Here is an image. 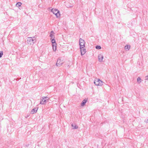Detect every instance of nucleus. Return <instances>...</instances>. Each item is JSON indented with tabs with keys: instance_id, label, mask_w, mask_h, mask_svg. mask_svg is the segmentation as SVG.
Segmentation results:
<instances>
[{
	"instance_id": "1",
	"label": "nucleus",
	"mask_w": 148,
	"mask_h": 148,
	"mask_svg": "<svg viewBox=\"0 0 148 148\" xmlns=\"http://www.w3.org/2000/svg\"><path fill=\"white\" fill-rule=\"evenodd\" d=\"M36 41V38L34 36L29 37L27 38V43L28 44L33 45Z\"/></svg>"
},
{
	"instance_id": "2",
	"label": "nucleus",
	"mask_w": 148,
	"mask_h": 148,
	"mask_svg": "<svg viewBox=\"0 0 148 148\" xmlns=\"http://www.w3.org/2000/svg\"><path fill=\"white\" fill-rule=\"evenodd\" d=\"M49 98L47 97H42L40 99V104L42 105L45 104L46 103L48 102Z\"/></svg>"
},
{
	"instance_id": "3",
	"label": "nucleus",
	"mask_w": 148,
	"mask_h": 148,
	"mask_svg": "<svg viewBox=\"0 0 148 148\" xmlns=\"http://www.w3.org/2000/svg\"><path fill=\"white\" fill-rule=\"evenodd\" d=\"M51 12L55 14L57 18H59L60 16V13L59 11L56 9H52L51 10Z\"/></svg>"
},
{
	"instance_id": "4",
	"label": "nucleus",
	"mask_w": 148,
	"mask_h": 148,
	"mask_svg": "<svg viewBox=\"0 0 148 148\" xmlns=\"http://www.w3.org/2000/svg\"><path fill=\"white\" fill-rule=\"evenodd\" d=\"M103 82L99 79H96L94 80V83L97 86H101L103 85Z\"/></svg>"
},
{
	"instance_id": "5",
	"label": "nucleus",
	"mask_w": 148,
	"mask_h": 148,
	"mask_svg": "<svg viewBox=\"0 0 148 148\" xmlns=\"http://www.w3.org/2000/svg\"><path fill=\"white\" fill-rule=\"evenodd\" d=\"M51 42L52 44V47L53 50L54 51H56V42L54 38H51Z\"/></svg>"
},
{
	"instance_id": "6",
	"label": "nucleus",
	"mask_w": 148,
	"mask_h": 148,
	"mask_svg": "<svg viewBox=\"0 0 148 148\" xmlns=\"http://www.w3.org/2000/svg\"><path fill=\"white\" fill-rule=\"evenodd\" d=\"M64 62L63 60L60 58H58L57 61L56 65L57 66H60Z\"/></svg>"
},
{
	"instance_id": "7",
	"label": "nucleus",
	"mask_w": 148,
	"mask_h": 148,
	"mask_svg": "<svg viewBox=\"0 0 148 148\" xmlns=\"http://www.w3.org/2000/svg\"><path fill=\"white\" fill-rule=\"evenodd\" d=\"M85 41L82 38H80L79 40V45L80 47H85Z\"/></svg>"
},
{
	"instance_id": "8",
	"label": "nucleus",
	"mask_w": 148,
	"mask_h": 148,
	"mask_svg": "<svg viewBox=\"0 0 148 148\" xmlns=\"http://www.w3.org/2000/svg\"><path fill=\"white\" fill-rule=\"evenodd\" d=\"M81 55L82 56L84 55L86 52V51L85 47H80Z\"/></svg>"
},
{
	"instance_id": "9",
	"label": "nucleus",
	"mask_w": 148,
	"mask_h": 148,
	"mask_svg": "<svg viewBox=\"0 0 148 148\" xmlns=\"http://www.w3.org/2000/svg\"><path fill=\"white\" fill-rule=\"evenodd\" d=\"M98 60L99 62H102L103 58V55L102 54H100L98 56Z\"/></svg>"
},
{
	"instance_id": "10",
	"label": "nucleus",
	"mask_w": 148,
	"mask_h": 148,
	"mask_svg": "<svg viewBox=\"0 0 148 148\" xmlns=\"http://www.w3.org/2000/svg\"><path fill=\"white\" fill-rule=\"evenodd\" d=\"M37 109L34 108L31 111V113L32 114H33L34 113H36L37 111Z\"/></svg>"
},
{
	"instance_id": "11",
	"label": "nucleus",
	"mask_w": 148,
	"mask_h": 148,
	"mask_svg": "<svg viewBox=\"0 0 148 148\" xmlns=\"http://www.w3.org/2000/svg\"><path fill=\"white\" fill-rule=\"evenodd\" d=\"M71 126L73 129H77L78 128V126L75 123H72L71 124Z\"/></svg>"
},
{
	"instance_id": "12",
	"label": "nucleus",
	"mask_w": 148,
	"mask_h": 148,
	"mask_svg": "<svg viewBox=\"0 0 148 148\" xmlns=\"http://www.w3.org/2000/svg\"><path fill=\"white\" fill-rule=\"evenodd\" d=\"M87 101V100L86 99H84L82 101V102L81 103V106H84L86 103Z\"/></svg>"
},
{
	"instance_id": "13",
	"label": "nucleus",
	"mask_w": 148,
	"mask_h": 148,
	"mask_svg": "<svg viewBox=\"0 0 148 148\" xmlns=\"http://www.w3.org/2000/svg\"><path fill=\"white\" fill-rule=\"evenodd\" d=\"M22 4V3L21 2H18L17 3L16 5V6L17 7L20 6Z\"/></svg>"
},
{
	"instance_id": "14",
	"label": "nucleus",
	"mask_w": 148,
	"mask_h": 148,
	"mask_svg": "<svg viewBox=\"0 0 148 148\" xmlns=\"http://www.w3.org/2000/svg\"><path fill=\"white\" fill-rule=\"evenodd\" d=\"M130 48V45H127L125 46V49L126 50H128Z\"/></svg>"
},
{
	"instance_id": "15",
	"label": "nucleus",
	"mask_w": 148,
	"mask_h": 148,
	"mask_svg": "<svg viewBox=\"0 0 148 148\" xmlns=\"http://www.w3.org/2000/svg\"><path fill=\"white\" fill-rule=\"evenodd\" d=\"M137 81L138 83L140 84L141 82V79L140 77H138L137 79Z\"/></svg>"
},
{
	"instance_id": "16",
	"label": "nucleus",
	"mask_w": 148,
	"mask_h": 148,
	"mask_svg": "<svg viewBox=\"0 0 148 148\" xmlns=\"http://www.w3.org/2000/svg\"><path fill=\"white\" fill-rule=\"evenodd\" d=\"M50 36L51 37V38H54V34L52 33L50 34Z\"/></svg>"
},
{
	"instance_id": "17",
	"label": "nucleus",
	"mask_w": 148,
	"mask_h": 148,
	"mask_svg": "<svg viewBox=\"0 0 148 148\" xmlns=\"http://www.w3.org/2000/svg\"><path fill=\"white\" fill-rule=\"evenodd\" d=\"M95 47L96 49H100L101 48V47L99 46H97Z\"/></svg>"
},
{
	"instance_id": "18",
	"label": "nucleus",
	"mask_w": 148,
	"mask_h": 148,
	"mask_svg": "<svg viewBox=\"0 0 148 148\" xmlns=\"http://www.w3.org/2000/svg\"><path fill=\"white\" fill-rule=\"evenodd\" d=\"M3 55V52L2 51H0V58Z\"/></svg>"
},
{
	"instance_id": "19",
	"label": "nucleus",
	"mask_w": 148,
	"mask_h": 148,
	"mask_svg": "<svg viewBox=\"0 0 148 148\" xmlns=\"http://www.w3.org/2000/svg\"><path fill=\"white\" fill-rule=\"evenodd\" d=\"M145 80L146 81L148 80V75L147 76H145Z\"/></svg>"
},
{
	"instance_id": "20",
	"label": "nucleus",
	"mask_w": 148,
	"mask_h": 148,
	"mask_svg": "<svg viewBox=\"0 0 148 148\" xmlns=\"http://www.w3.org/2000/svg\"><path fill=\"white\" fill-rule=\"evenodd\" d=\"M145 121L147 123H148V119L145 120Z\"/></svg>"
},
{
	"instance_id": "21",
	"label": "nucleus",
	"mask_w": 148,
	"mask_h": 148,
	"mask_svg": "<svg viewBox=\"0 0 148 148\" xmlns=\"http://www.w3.org/2000/svg\"><path fill=\"white\" fill-rule=\"evenodd\" d=\"M51 33H52V34H54V32H53V31H51V32H50V34H51Z\"/></svg>"
}]
</instances>
